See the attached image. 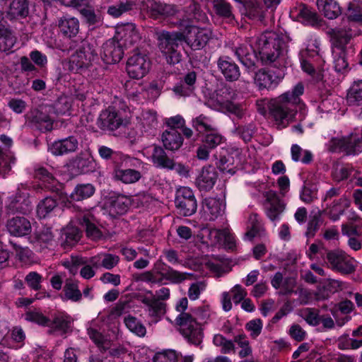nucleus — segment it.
<instances>
[{
  "instance_id": "obj_36",
  "label": "nucleus",
  "mask_w": 362,
  "mask_h": 362,
  "mask_svg": "<svg viewBox=\"0 0 362 362\" xmlns=\"http://www.w3.org/2000/svg\"><path fill=\"white\" fill-rule=\"evenodd\" d=\"M113 175L115 180L121 181L124 184L135 183L141 177V174L139 171L130 168H116L114 170Z\"/></svg>"
},
{
  "instance_id": "obj_25",
  "label": "nucleus",
  "mask_w": 362,
  "mask_h": 362,
  "mask_svg": "<svg viewBox=\"0 0 362 362\" xmlns=\"http://www.w3.org/2000/svg\"><path fill=\"white\" fill-rule=\"evenodd\" d=\"M28 0H12L6 11V17L11 21L26 18L29 14Z\"/></svg>"
},
{
  "instance_id": "obj_29",
  "label": "nucleus",
  "mask_w": 362,
  "mask_h": 362,
  "mask_svg": "<svg viewBox=\"0 0 362 362\" xmlns=\"http://www.w3.org/2000/svg\"><path fill=\"white\" fill-rule=\"evenodd\" d=\"M119 259L118 255L103 252L90 257L89 262L95 268L103 267L105 269L110 270L119 264Z\"/></svg>"
},
{
  "instance_id": "obj_59",
  "label": "nucleus",
  "mask_w": 362,
  "mask_h": 362,
  "mask_svg": "<svg viewBox=\"0 0 362 362\" xmlns=\"http://www.w3.org/2000/svg\"><path fill=\"white\" fill-rule=\"evenodd\" d=\"M223 141V136L218 134L216 128H214V130L209 131L203 140V143L206 144L207 146H209V148H214L218 145L221 144Z\"/></svg>"
},
{
  "instance_id": "obj_49",
  "label": "nucleus",
  "mask_w": 362,
  "mask_h": 362,
  "mask_svg": "<svg viewBox=\"0 0 362 362\" xmlns=\"http://www.w3.org/2000/svg\"><path fill=\"white\" fill-rule=\"evenodd\" d=\"M62 235L64 237V243L71 246L80 240L81 232L77 227L70 223L64 228Z\"/></svg>"
},
{
  "instance_id": "obj_52",
  "label": "nucleus",
  "mask_w": 362,
  "mask_h": 362,
  "mask_svg": "<svg viewBox=\"0 0 362 362\" xmlns=\"http://www.w3.org/2000/svg\"><path fill=\"white\" fill-rule=\"evenodd\" d=\"M240 9L243 14L250 18H255L262 12V7L256 0L246 1L242 4V7Z\"/></svg>"
},
{
  "instance_id": "obj_17",
  "label": "nucleus",
  "mask_w": 362,
  "mask_h": 362,
  "mask_svg": "<svg viewBox=\"0 0 362 362\" xmlns=\"http://www.w3.org/2000/svg\"><path fill=\"white\" fill-rule=\"evenodd\" d=\"M132 204V199L123 194L112 195L105 204V209L112 216L122 215L126 213Z\"/></svg>"
},
{
  "instance_id": "obj_54",
  "label": "nucleus",
  "mask_w": 362,
  "mask_h": 362,
  "mask_svg": "<svg viewBox=\"0 0 362 362\" xmlns=\"http://www.w3.org/2000/svg\"><path fill=\"white\" fill-rule=\"evenodd\" d=\"M134 6V3L132 1L120 2L118 4L110 6L107 9V13L113 17L117 18L124 13L132 10Z\"/></svg>"
},
{
  "instance_id": "obj_48",
  "label": "nucleus",
  "mask_w": 362,
  "mask_h": 362,
  "mask_svg": "<svg viewBox=\"0 0 362 362\" xmlns=\"http://www.w3.org/2000/svg\"><path fill=\"white\" fill-rule=\"evenodd\" d=\"M348 19L354 22L362 23V1L353 0L349 3Z\"/></svg>"
},
{
  "instance_id": "obj_27",
  "label": "nucleus",
  "mask_w": 362,
  "mask_h": 362,
  "mask_svg": "<svg viewBox=\"0 0 362 362\" xmlns=\"http://www.w3.org/2000/svg\"><path fill=\"white\" fill-rule=\"evenodd\" d=\"M77 220L79 224L86 228L87 235L95 240L102 236L100 230L95 223V218L90 211H85L78 214Z\"/></svg>"
},
{
  "instance_id": "obj_55",
  "label": "nucleus",
  "mask_w": 362,
  "mask_h": 362,
  "mask_svg": "<svg viewBox=\"0 0 362 362\" xmlns=\"http://www.w3.org/2000/svg\"><path fill=\"white\" fill-rule=\"evenodd\" d=\"M25 319L27 321L35 322L41 326L49 327L51 320L44 315L41 312L37 310L29 311L25 313Z\"/></svg>"
},
{
  "instance_id": "obj_6",
  "label": "nucleus",
  "mask_w": 362,
  "mask_h": 362,
  "mask_svg": "<svg viewBox=\"0 0 362 362\" xmlns=\"http://www.w3.org/2000/svg\"><path fill=\"white\" fill-rule=\"evenodd\" d=\"M237 96L235 90L225 86L216 90L207 100L206 104L213 110L241 118L243 115V109L240 105L235 102Z\"/></svg>"
},
{
  "instance_id": "obj_47",
  "label": "nucleus",
  "mask_w": 362,
  "mask_h": 362,
  "mask_svg": "<svg viewBox=\"0 0 362 362\" xmlns=\"http://www.w3.org/2000/svg\"><path fill=\"white\" fill-rule=\"evenodd\" d=\"M212 5L217 15L228 21H231L233 19L231 6L228 3L224 0H214Z\"/></svg>"
},
{
  "instance_id": "obj_18",
  "label": "nucleus",
  "mask_w": 362,
  "mask_h": 362,
  "mask_svg": "<svg viewBox=\"0 0 362 362\" xmlns=\"http://www.w3.org/2000/svg\"><path fill=\"white\" fill-rule=\"evenodd\" d=\"M218 175L214 167H204L198 174L195 184L200 191H209L214 186Z\"/></svg>"
},
{
  "instance_id": "obj_34",
  "label": "nucleus",
  "mask_w": 362,
  "mask_h": 362,
  "mask_svg": "<svg viewBox=\"0 0 362 362\" xmlns=\"http://www.w3.org/2000/svg\"><path fill=\"white\" fill-rule=\"evenodd\" d=\"M320 12L329 19H334L341 13V9L336 0H317Z\"/></svg>"
},
{
  "instance_id": "obj_56",
  "label": "nucleus",
  "mask_w": 362,
  "mask_h": 362,
  "mask_svg": "<svg viewBox=\"0 0 362 362\" xmlns=\"http://www.w3.org/2000/svg\"><path fill=\"white\" fill-rule=\"evenodd\" d=\"M249 221L251 226L250 230L245 233V235L249 239H252L260 235L262 230V226L259 221V216L257 214H255L250 215Z\"/></svg>"
},
{
  "instance_id": "obj_37",
  "label": "nucleus",
  "mask_w": 362,
  "mask_h": 362,
  "mask_svg": "<svg viewBox=\"0 0 362 362\" xmlns=\"http://www.w3.org/2000/svg\"><path fill=\"white\" fill-rule=\"evenodd\" d=\"M16 43V38L12 33L0 20V52H9Z\"/></svg>"
},
{
  "instance_id": "obj_42",
  "label": "nucleus",
  "mask_w": 362,
  "mask_h": 362,
  "mask_svg": "<svg viewBox=\"0 0 362 362\" xmlns=\"http://www.w3.org/2000/svg\"><path fill=\"white\" fill-rule=\"evenodd\" d=\"M151 160L153 164L158 168H168L172 166V159L167 156L165 151L160 146H154Z\"/></svg>"
},
{
  "instance_id": "obj_8",
  "label": "nucleus",
  "mask_w": 362,
  "mask_h": 362,
  "mask_svg": "<svg viewBox=\"0 0 362 362\" xmlns=\"http://www.w3.org/2000/svg\"><path fill=\"white\" fill-rule=\"evenodd\" d=\"M96 59L97 53L93 47L88 43H83L71 56L69 69L74 72H79L87 69Z\"/></svg>"
},
{
  "instance_id": "obj_4",
  "label": "nucleus",
  "mask_w": 362,
  "mask_h": 362,
  "mask_svg": "<svg viewBox=\"0 0 362 362\" xmlns=\"http://www.w3.org/2000/svg\"><path fill=\"white\" fill-rule=\"evenodd\" d=\"M188 306V300L186 297L180 298L175 306L180 314L177 316L175 322L178 330L183 337L190 344L199 346L204 337L202 328L196 319L189 313H186Z\"/></svg>"
},
{
  "instance_id": "obj_33",
  "label": "nucleus",
  "mask_w": 362,
  "mask_h": 362,
  "mask_svg": "<svg viewBox=\"0 0 362 362\" xmlns=\"http://www.w3.org/2000/svg\"><path fill=\"white\" fill-rule=\"evenodd\" d=\"M305 52H302V57L305 54ZM300 66L302 70L311 76L316 81H320L323 78V69L321 65L315 64V59L310 57L300 59Z\"/></svg>"
},
{
  "instance_id": "obj_10",
  "label": "nucleus",
  "mask_w": 362,
  "mask_h": 362,
  "mask_svg": "<svg viewBox=\"0 0 362 362\" xmlns=\"http://www.w3.org/2000/svg\"><path fill=\"white\" fill-rule=\"evenodd\" d=\"M175 203L179 213L184 216H189L196 212L197 201L189 187H182L177 189Z\"/></svg>"
},
{
  "instance_id": "obj_39",
  "label": "nucleus",
  "mask_w": 362,
  "mask_h": 362,
  "mask_svg": "<svg viewBox=\"0 0 362 362\" xmlns=\"http://www.w3.org/2000/svg\"><path fill=\"white\" fill-rule=\"evenodd\" d=\"M95 189L91 184H80L76 186L70 194L72 201H82L90 197L95 193Z\"/></svg>"
},
{
  "instance_id": "obj_38",
  "label": "nucleus",
  "mask_w": 362,
  "mask_h": 362,
  "mask_svg": "<svg viewBox=\"0 0 362 362\" xmlns=\"http://www.w3.org/2000/svg\"><path fill=\"white\" fill-rule=\"evenodd\" d=\"M30 202L27 193L19 192L15 197L11 198L9 208L13 211L26 214L30 210Z\"/></svg>"
},
{
  "instance_id": "obj_51",
  "label": "nucleus",
  "mask_w": 362,
  "mask_h": 362,
  "mask_svg": "<svg viewBox=\"0 0 362 362\" xmlns=\"http://www.w3.org/2000/svg\"><path fill=\"white\" fill-rule=\"evenodd\" d=\"M57 206L56 201L51 197H46L40 202L37 208V214L40 218H45Z\"/></svg>"
},
{
  "instance_id": "obj_35",
  "label": "nucleus",
  "mask_w": 362,
  "mask_h": 362,
  "mask_svg": "<svg viewBox=\"0 0 362 362\" xmlns=\"http://www.w3.org/2000/svg\"><path fill=\"white\" fill-rule=\"evenodd\" d=\"M350 204L349 199L344 195L334 200L327 209V214L330 219L334 221L339 219L344 211L349 207Z\"/></svg>"
},
{
  "instance_id": "obj_61",
  "label": "nucleus",
  "mask_w": 362,
  "mask_h": 362,
  "mask_svg": "<svg viewBox=\"0 0 362 362\" xmlns=\"http://www.w3.org/2000/svg\"><path fill=\"white\" fill-rule=\"evenodd\" d=\"M189 275V274L182 273L168 267L165 282L169 281L173 284H180L186 280Z\"/></svg>"
},
{
  "instance_id": "obj_44",
  "label": "nucleus",
  "mask_w": 362,
  "mask_h": 362,
  "mask_svg": "<svg viewBox=\"0 0 362 362\" xmlns=\"http://www.w3.org/2000/svg\"><path fill=\"white\" fill-rule=\"evenodd\" d=\"M292 160L308 164L313 160V153L308 150H303L297 144H293L291 148Z\"/></svg>"
},
{
  "instance_id": "obj_30",
  "label": "nucleus",
  "mask_w": 362,
  "mask_h": 362,
  "mask_svg": "<svg viewBox=\"0 0 362 362\" xmlns=\"http://www.w3.org/2000/svg\"><path fill=\"white\" fill-rule=\"evenodd\" d=\"M291 16L304 24L314 25L317 22V15L305 5H300L291 9Z\"/></svg>"
},
{
  "instance_id": "obj_26",
  "label": "nucleus",
  "mask_w": 362,
  "mask_h": 362,
  "mask_svg": "<svg viewBox=\"0 0 362 362\" xmlns=\"http://www.w3.org/2000/svg\"><path fill=\"white\" fill-rule=\"evenodd\" d=\"M224 209V203L216 198H206L203 202L204 214L209 221H214L217 218L222 214Z\"/></svg>"
},
{
  "instance_id": "obj_19",
  "label": "nucleus",
  "mask_w": 362,
  "mask_h": 362,
  "mask_svg": "<svg viewBox=\"0 0 362 362\" xmlns=\"http://www.w3.org/2000/svg\"><path fill=\"white\" fill-rule=\"evenodd\" d=\"M209 238L212 243L223 244L229 250H233L235 247V236L228 227H226L221 230L216 228L210 229Z\"/></svg>"
},
{
  "instance_id": "obj_15",
  "label": "nucleus",
  "mask_w": 362,
  "mask_h": 362,
  "mask_svg": "<svg viewBox=\"0 0 362 362\" xmlns=\"http://www.w3.org/2000/svg\"><path fill=\"white\" fill-rule=\"evenodd\" d=\"M264 197L266 199L264 208L267 216L272 221L279 220L280 215L284 210V204L274 191L266 192Z\"/></svg>"
},
{
  "instance_id": "obj_32",
  "label": "nucleus",
  "mask_w": 362,
  "mask_h": 362,
  "mask_svg": "<svg viewBox=\"0 0 362 362\" xmlns=\"http://www.w3.org/2000/svg\"><path fill=\"white\" fill-rule=\"evenodd\" d=\"M88 334L90 339L103 350H107L110 348V341L107 339L99 332V322L98 320H92L87 329Z\"/></svg>"
},
{
  "instance_id": "obj_5",
  "label": "nucleus",
  "mask_w": 362,
  "mask_h": 362,
  "mask_svg": "<svg viewBox=\"0 0 362 362\" xmlns=\"http://www.w3.org/2000/svg\"><path fill=\"white\" fill-rule=\"evenodd\" d=\"M354 35L350 23H344L332 30V55L334 69L340 72L348 66L346 53L351 50L348 46Z\"/></svg>"
},
{
  "instance_id": "obj_1",
  "label": "nucleus",
  "mask_w": 362,
  "mask_h": 362,
  "mask_svg": "<svg viewBox=\"0 0 362 362\" xmlns=\"http://www.w3.org/2000/svg\"><path fill=\"white\" fill-rule=\"evenodd\" d=\"M250 47L241 44L235 49V55L245 66L255 64V57L259 58L263 64L284 62L286 43L283 37L274 32L267 31L249 40Z\"/></svg>"
},
{
  "instance_id": "obj_57",
  "label": "nucleus",
  "mask_w": 362,
  "mask_h": 362,
  "mask_svg": "<svg viewBox=\"0 0 362 362\" xmlns=\"http://www.w3.org/2000/svg\"><path fill=\"white\" fill-rule=\"evenodd\" d=\"M234 342L236 343L241 350L239 356L242 358L248 356L252 354V349L245 334H238L234 337Z\"/></svg>"
},
{
  "instance_id": "obj_60",
  "label": "nucleus",
  "mask_w": 362,
  "mask_h": 362,
  "mask_svg": "<svg viewBox=\"0 0 362 362\" xmlns=\"http://www.w3.org/2000/svg\"><path fill=\"white\" fill-rule=\"evenodd\" d=\"M87 263V259L81 257H71L70 260L64 262L63 265L67 268L70 273L75 275L78 270V267Z\"/></svg>"
},
{
  "instance_id": "obj_23",
  "label": "nucleus",
  "mask_w": 362,
  "mask_h": 362,
  "mask_svg": "<svg viewBox=\"0 0 362 362\" xmlns=\"http://www.w3.org/2000/svg\"><path fill=\"white\" fill-rule=\"evenodd\" d=\"M168 266L161 261H157L151 271L144 272L141 277L142 281L152 284H165V279Z\"/></svg>"
},
{
  "instance_id": "obj_46",
  "label": "nucleus",
  "mask_w": 362,
  "mask_h": 362,
  "mask_svg": "<svg viewBox=\"0 0 362 362\" xmlns=\"http://www.w3.org/2000/svg\"><path fill=\"white\" fill-rule=\"evenodd\" d=\"M124 324L127 328L139 337H143L146 334V329L142 322L135 317L129 315L124 318Z\"/></svg>"
},
{
  "instance_id": "obj_12",
  "label": "nucleus",
  "mask_w": 362,
  "mask_h": 362,
  "mask_svg": "<svg viewBox=\"0 0 362 362\" xmlns=\"http://www.w3.org/2000/svg\"><path fill=\"white\" fill-rule=\"evenodd\" d=\"M114 37L122 46L128 48L141 40V35L134 23L117 25Z\"/></svg>"
},
{
  "instance_id": "obj_53",
  "label": "nucleus",
  "mask_w": 362,
  "mask_h": 362,
  "mask_svg": "<svg viewBox=\"0 0 362 362\" xmlns=\"http://www.w3.org/2000/svg\"><path fill=\"white\" fill-rule=\"evenodd\" d=\"M352 170L353 168L349 165L338 163L334 165L332 176L334 181L339 182L347 179Z\"/></svg>"
},
{
  "instance_id": "obj_16",
  "label": "nucleus",
  "mask_w": 362,
  "mask_h": 362,
  "mask_svg": "<svg viewBox=\"0 0 362 362\" xmlns=\"http://www.w3.org/2000/svg\"><path fill=\"white\" fill-rule=\"evenodd\" d=\"M284 74L281 71L276 74L274 71L264 70L258 71L254 77V82L259 89L274 88L282 79Z\"/></svg>"
},
{
  "instance_id": "obj_9",
  "label": "nucleus",
  "mask_w": 362,
  "mask_h": 362,
  "mask_svg": "<svg viewBox=\"0 0 362 362\" xmlns=\"http://www.w3.org/2000/svg\"><path fill=\"white\" fill-rule=\"evenodd\" d=\"M325 262L329 268L341 274H349L355 270L354 259L343 251H329L326 255Z\"/></svg>"
},
{
  "instance_id": "obj_45",
  "label": "nucleus",
  "mask_w": 362,
  "mask_h": 362,
  "mask_svg": "<svg viewBox=\"0 0 362 362\" xmlns=\"http://www.w3.org/2000/svg\"><path fill=\"white\" fill-rule=\"evenodd\" d=\"M137 119L145 130L156 128L158 124L156 113L152 110H143Z\"/></svg>"
},
{
  "instance_id": "obj_22",
  "label": "nucleus",
  "mask_w": 362,
  "mask_h": 362,
  "mask_svg": "<svg viewBox=\"0 0 362 362\" xmlns=\"http://www.w3.org/2000/svg\"><path fill=\"white\" fill-rule=\"evenodd\" d=\"M217 66L227 81H235L239 78L240 76L239 67L230 57L227 56L219 57Z\"/></svg>"
},
{
  "instance_id": "obj_40",
  "label": "nucleus",
  "mask_w": 362,
  "mask_h": 362,
  "mask_svg": "<svg viewBox=\"0 0 362 362\" xmlns=\"http://www.w3.org/2000/svg\"><path fill=\"white\" fill-rule=\"evenodd\" d=\"M192 125L196 131L201 134L206 133L211 130H214L215 128L212 119L203 114L193 118L192 120Z\"/></svg>"
},
{
  "instance_id": "obj_7",
  "label": "nucleus",
  "mask_w": 362,
  "mask_h": 362,
  "mask_svg": "<svg viewBox=\"0 0 362 362\" xmlns=\"http://www.w3.org/2000/svg\"><path fill=\"white\" fill-rule=\"evenodd\" d=\"M329 151H341L347 155H356L362 151V129L356 130L347 136L334 137L327 144Z\"/></svg>"
},
{
  "instance_id": "obj_14",
  "label": "nucleus",
  "mask_w": 362,
  "mask_h": 362,
  "mask_svg": "<svg viewBox=\"0 0 362 362\" xmlns=\"http://www.w3.org/2000/svg\"><path fill=\"white\" fill-rule=\"evenodd\" d=\"M127 122L118 112L111 107L102 111L98 119V126L103 130L113 131L126 125Z\"/></svg>"
},
{
  "instance_id": "obj_28",
  "label": "nucleus",
  "mask_w": 362,
  "mask_h": 362,
  "mask_svg": "<svg viewBox=\"0 0 362 362\" xmlns=\"http://www.w3.org/2000/svg\"><path fill=\"white\" fill-rule=\"evenodd\" d=\"M58 28L62 35L71 38L75 37L78 33L79 21L74 17L63 16L58 21Z\"/></svg>"
},
{
  "instance_id": "obj_13",
  "label": "nucleus",
  "mask_w": 362,
  "mask_h": 362,
  "mask_svg": "<svg viewBox=\"0 0 362 362\" xmlns=\"http://www.w3.org/2000/svg\"><path fill=\"white\" fill-rule=\"evenodd\" d=\"M123 55L122 46L115 37L107 40L100 48V57L106 64L118 63Z\"/></svg>"
},
{
  "instance_id": "obj_20",
  "label": "nucleus",
  "mask_w": 362,
  "mask_h": 362,
  "mask_svg": "<svg viewBox=\"0 0 362 362\" xmlns=\"http://www.w3.org/2000/svg\"><path fill=\"white\" fill-rule=\"evenodd\" d=\"M52 318L49 325V333L57 332L60 335H64L71 330L73 320L66 313L62 312L57 313L52 315Z\"/></svg>"
},
{
  "instance_id": "obj_3",
  "label": "nucleus",
  "mask_w": 362,
  "mask_h": 362,
  "mask_svg": "<svg viewBox=\"0 0 362 362\" xmlns=\"http://www.w3.org/2000/svg\"><path fill=\"white\" fill-rule=\"evenodd\" d=\"M304 92L302 83L296 84L291 90L272 99L268 103L270 114L279 128L286 127L296 115L295 107L301 102L300 96Z\"/></svg>"
},
{
  "instance_id": "obj_43",
  "label": "nucleus",
  "mask_w": 362,
  "mask_h": 362,
  "mask_svg": "<svg viewBox=\"0 0 362 362\" xmlns=\"http://www.w3.org/2000/svg\"><path fill=\"white\" fill-rule=\"evenodd\" d=\"M64 292L65 298L74 302L79 301L82 298V294L78 289V282L71 279L66 281Z\"/></svg>"
},
{
  "instance_id": "obj_31",
  "label": "nucleus",
  "mask_w": 362,
  "mask_h": 362,
  "mask_svg": "<svg viewBox=\"0 0 362 362\" xmlns=\"http://www.w3.org/2000/svg\"><path fill=\"white\" fill-rule=\"evenodd\" d=\"M161 139L165 148L170 151L179 149L183 142L180 133L174 129H168L164 131Z\"/></svg>"
},
{
  "instance_id": "obj_50",
  "label": "nucleus",
  "mask_w": 362,
  "mask_h": 362,
  "mask_svg": "<svg viewBox=\"0 0 362 362\" xmlns=\"http://www.w3.org/2000/svg\"><path fill=\"white\" fill-rule=\"evenodd\" d=\"M51 109V107H49V110H47V107H44L42 110L37 112L36 115L34 116V120L40 124L42 128L47 131L52 129V122L54 120L52 116L47 114Z\"/></svg>"
},
{
  "instance_id": "obj_58",
  "label": "nucleus",
  "mask_w": 362,
  "mask_h": 362,
  "mask_svg": "<svg viewBox=\"0 0 362 362\" xmlns=\"http://www.w3.org/2000/svg\"><path fill=\"white\" fill-rule=\"evenodd\" d=\"M322 212L317 210L311 217L308 224L307 231L305 235L308 238H312L315 235L316 231L319 229L321 222Z\"/></svg>"
},
{
  "instance_id": "obj_24",
  "label": "nucleus",
  "mask_w": 362,
  "mask_h": 362,
  "mask_svg": "<svg viewBox=\"0 0 362 362\" xmlns=\"http://www.w3.org/2000/svg\"><path fill=\"white\" fill-rule=\"evenodd\" d=\"M78 146V140L74 136L54 141L49 146V151L55 156H62L75 151Z\"/></svg>"
},
{
  "instance_id": "obj_41",
  "label": "nucleus",
  "mask_w": 362,
  "mask_h": 362,
  "mask_svg": "<svg viewBox=\"0 0 362 362\" xmlns=\"http://www.w3.org/2000/svg\"><path fill=\"white\" fill-rule=\"evenodd\" d=\"M347 102L349 105H362V80L354 81L349 90Z\"/></svg>"
},
{
  "instance_id": "obj_11",
  "label": "nucleus",
  "mask_w": 362,
  "mask_h": 362,
  "mask_svg": "<svg viewBox=\"0 0 362 362\" xmlns=\"http://www.w3.org/2000/svg\"><path fill=\"white\" fill-rule=\"evenodd\" d=\"M151 62L148 57L141 53L135 52L127 62V71L132 78H143L149 71Z\"/></svg>"
},
{
  "instance_id": "obj_2",
  "label": "nucleus",
  "mask_w": 362,
  "mask_h": 362,
  "mask_svg": "<svg viewBox=\"0 0 362 362\" xmlns=\"http://www.w3.org/2000/svg\"><path fill=\"white\" fill-rule=\"evenodd\" d=\"M158 48L168 64H177L181 60V54L178 50L180 44L185 40L193 49H200L207 43L211 36V32L207 28H201L195 25L187 28L185 35L180 32H158Z\"/></svg>"
},
{
  "instance_id": "obj_64",
  "label": "nucleus",
  "mask_w": 362,
  "mask_h": 362,
  "mask_svg": "<svg viewBox=\"0 0 362 362\" xmlns=\"http://www.w3.org/2000/svg\"><path fill=\"white\" fill-rule=\"evenodd\" d=\"M148 311L151 316L160 317L165 313V304L156 298Z\"/></svg>"
},
{
  "instance_id": "obj_63",
  "label": "nucleus",
  "mask_w": 362,
  "mask_h": 362,
  "mask_svg": "<svg viewBox=\"0 0 362 362\" xmlns=\"http://www.w3.org/2000/svg\"><path fill=\"white\" fill-rule=\"evenodd\" d=\"M177 356L173 350L158 353L153 358L154 362H177Z\"/></svg>"
},
{
  "instance_id": "obj_21",
  "label": "nucleus",
  "mask_w": 362,
  "mask_h": 362,
  "mask_svg": "<svg viewBox=\"0 0 362 362\" xmlns=\"http://www.w3.org/2000/svg\"><path fill=\"white\" fill-rule=\"evenodd\" d=\"M6 228L8 233L16 237H23L30 233V222L23 216H16L7 221Z\"/></svg>"
},
{
  "instance_id": "obj_62",
  "label": "nucleus",
  "mask_w": 362,
  "mask_h": 362,
  "mask_svg": "<svg viewBox=\"0 0 362 362\" xmlns=\"http://www.w3.org/2000/svg\"><path fill=\"white\" fill-rule=\"evenodd\" d=\"M262 327V321L260 319L250 320L245 326L247 330L250 332V336L254 339L257 338L260 334Z\"/></svg>"
}]
</instances>
